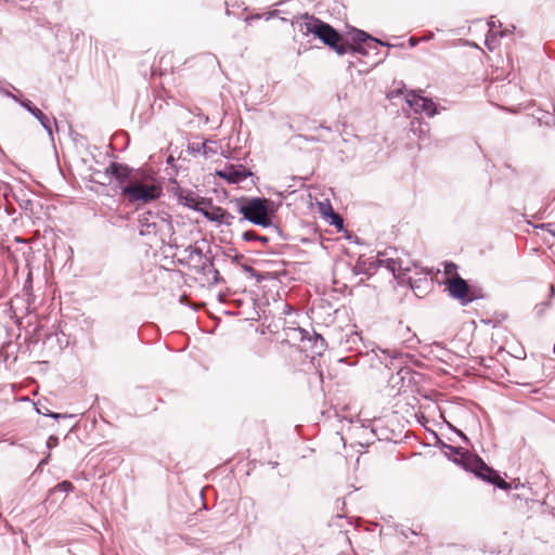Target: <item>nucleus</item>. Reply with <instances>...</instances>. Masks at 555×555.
<instances>
[{
	"label": "nucleus",
	"instance_id": "nucleus-1",
	"mask_svg": "<svg viewBox=\"0 0 555 555\" xmlns=\"http://www.w3.org/2000/svg\"><path fill=\"white\" fill-rule=\"evenodd\" d=\"M301 20L302 21L299 23V31L307 36L313 35L325 46L334 50L338 55H344L347 53H350L353 56L356 54L365 55L366 52L364 48L350 47V43L344 40L339 33L330 24L314 16H309L308 14L304 15Z\"/></svg>",
	"mask_w": 555,
	"mask_h": 555
},
{
	"label": "nucleus",
	"instance_id": "nucleus-2",
	"mask_svg": "<svg viewBox=\"0 0 555 555\" xmlns=\"http://www.w3.org/2000/svg\"><path fill=\"white\" fill-rule=\"evenodd\" d=\"M236 207L237 211L242 214L240 222L249 221L255 225L262 227L282 236L281 228L272 222L276 212V206L270 198L250 197L244 201H237Z\"/></svg>",
	"mask_w": 555,
	"mask_h": 555
},
{
	"label": "nucleus",
	"instance_id": "nucleus-3",
	"mask_svg": "<svg viewBox=\"0 0 555 555\" xmlns=\"http://www.w3.org/2000/svg\"><path fill=\"white\" fill-rule=\"evenodd\" d=\"M162 184L151 176H135L126 185H120V194L130 203H151L160 197Z\"/></svg>",
	"mask_w": 555,
	"mask_h": 555
},
{
	"label": "nucleus",
	"instance_id": "nucleus-4",
	"mask_svg": "<svg viewBox=\"0 0 555 555\" xmlns=\"http://www.w3.org/2000/svg\"><path fill=\"white\" fill-rule=\"evenodd\" d=\"M464 465V469L466 472L473 473L477 478L493 485L502 490H518L524 489L525 483L520 482L519 479H514L511 482L502 479L500 474L494 470L492 467L488 466L486 462L480 456H468L461 460Z\"/></svg>",
	"mask_w": 555,
	"mask_h": 555
},
{
	"label": "nucleus",
	"instance_id": "nucleus-5",
	"mask_svg": "<svg viewBox=\"0 0 555 555\" xmlns=\"http://www.w3.org/2000/svg\"><path fill=\"white\" fill-rule=\"evenodd\" d=\"M172 232V224L168 217H160L152 211L139 216V234L150 240L159 237L165 242V236Z\"/></svg>",
	"mask_w": 555,
	"mask_h": 555
},
{
	"label": "nucleus",
	"instance_id": "nucleus-6",
	"mask_svg": "<svg viewBox=\"0 0 555 555\" xmlns=\"http://www.w3.org/2000/svg\"><path fill=\"white\" fill-rule=\"evenodd\" d=\"M444 286L448 295L456 299L462 306H467L472 302V298H468L469 284L460 274L449 278L444 282Z\"/></svg>",
	"mask_w": 555,
	"mask_h": 555
},
{
	"label": "nucleus",
	"instance_id": "nucleus-7",
	"mask_svg": "<svg viewBox=\"0 0 555 555\" xmlns=\"http://www.w3.org/2000/svg\"><path fill=\"white\" fill-rule=\"evenodd\" d=\"M216 176L229 184H238L254 173L242 164H225L223 168L216 170Z\"/></svg>",
	"mask_w": 555,
	"mask_h": 555
},
{
	"label": "nucleus",
	"instance_id": "nucleus-8",
	"mask_svg": "<svg viewBox=\"0 0 555 555\" xmlns=\"http://www.w3.org/2000/svg\"><path fill=\"white\" fill-rule=\"evenodd\" d=\"M103 177L111 181L115 179L118 182V186L130 183L137 175L133 173V169L126 164L112 162L103 171Z\"/></svg>",
	"mask_w": 555,
	"mask_h": 555
},
{
	"label": "nucleus",
	"instance_id": "nucleus-9",
	"mask_svg": "<svg viewBox=\"0 0 555 555\" xmlns=\"http://www.w3.org/2000/svg\"><path fill=\"white\" fill-rule=\"evenodd\" d=\"M406 103L415 113H425L428 117H434L437 114L436 103L431 99L417 94L415 91H411L406 95Z\"/></svg>",
	"mask_w": 555,
	"mask_h": 555
},
{
	"label": "nucleus",
	"instance_id": "nucleus-10",
	"mask_svg": "<svg viewBox=\"0 0 555 555\" xmlns=\"http://www.w3.org/2000/svg\"><path fill=\"white\" fill-rule=\"evenodd\" d=\"M350 39H351V41L353 43V44H350V47H352V48L362 47V48H364L366 53H367V50H366L365 46H367L370 48L367 42H373L375 44H380V46H384V47H390L389 43L384 42V41H382V40H379V39L369 35L364 30L357 29V28H354L350 33Z\"/></svg>",
	"mask_w": 555,
	"mask_h": 555
},
{
	"label": "nucleus",
	"instance_id": "nucleus-11",
	"mask_svg": "<svg viewBox=\"0 0 555 555\" xmlns=\"http://www.w3.org/2000/svg\"><path fill=\"white\" fill-rule=\"evenodd\" d=\"M396 253L397 250L395 248L389 247L384 251H378L376 255V259L380 262V267H385L392 274L402 268L401 260L395 258Z\"/></svg>",
	"mask_w": 555,
	"mask_h": 555
},
{
	"label": "nucleus",
	"instance_id": "nucleus-12",
	"mask_svg": "<svg viewBox=\"0 0 555 555\" xmlns=\"http://www.w3.org/2000/svg\"><path fill=\"white\" fill-rule=\"evenodd\" d=\"M202 215L209 221L218 224L231 225L234 220V216L228 212L222 207L211 206V209H204Z\"/></svg>",
	"mask_w": 555,
	"mask_h": 555
},
{
	"label": "nucleus",
	"instance_id": "nucleus-13",
	"mask_svg": "<svg viewBox=\"0 0 555 555\" xmlns=\"http://www.w3.org/2000/svg\"><path fill=\"white\" fill-rule=\"evenodd\" d=\"M242 238L245 242H259L262 245H267L271 241H285L286 236L282 232V236L276 235L274 232L269 230L268 234L261 235L254 230H246L242 233Z\"/></svg>",
	"mask_w": 555,
	"mask_h": 555
},
{
	"label": "nucleus",
	"instance_id": "nucleus-14",
	"mask_svg": "<svg viewBox=\"0 0 555 555\" xmlns=\"http://www.w3.org/2000/svg\"><path fill=\"white\" fill-rule=\"evenodd\" d=\"M209 143H210L209 141L202 142V143H199V142L189 143L188 151L194 156L201 154L204 157L209 158L217 154V149L209 145Z\"/></svg>",
	"mask_w": 555,
	"mask_h": 555
},
{
	"label": "nucleus",
	"instance_id": "nucleus-15",
	"mask_svg": "<svg viewBox=\"0 0 555 555\" xmlns=\"http://www.w3.org/2000/svg\"><path fill=\"white\" fill-rule=\"evenodd\" d=\"M441 447L442 449H447L451 452V454L454 455V457H452V462L457 464L459 466H461L463 469H464V465L462 464L463 462L461 461L462 459H465V457H468V456H478L477 454H472L469 453L468 451H463V449L461 447H453V446H450V444H447L444 442L441 443Z\"/></svg>",
	"mask_w": 555,
	"mask_h": 555
},
{
	"label": "nucleus",
	"instance_id": "nucleus-16",
	"mask_svg": "<svg viewBox=\"0 0 555 555\" xmlns=\"http://www.w3.org/2000/svg\"><path fill=\"white\" fill-rule=\"evenodd\" d=\"M42 126V128L48 132L50 137L53 134L52 125H56L55 118L50 119L47 115H44L38 107L34 109L31 114Z\"/></svg>",
	"mask_w": 555,
	"mask_h": 555
},
{
	"label": "nucleus",
	"instance_id": "nucleus-17",
	"mask_svg": "<svg viewBox=\"0 0 555 555\" xmlns=\"http://www.w3.org/2000/svg\"><path fill=\"white\" fill-rule=\"evenodd\" d=\"M327 208H328V214L324 212V215L327 217L328 223L331 225L335 227L338 231L343 230L344 229V220L340 217V215L335 212L331 205H327Z\"/></svg>",
	"mask_w": 555,
	"mask_h": 555
},
{
	"label": "nucleus",
	"instance_id": "nucleus-18",
	"mask_svg": "<svg viewBox=\"0 0 555 555\" xmlns=\"http://www.w3.org/2000/svg\"><path fill=\"white\" fill-rule=\"evenodd\" d=\"M201 271L203 274H215L219 275V271L214 266V258L205 257L201 264Z\"/></svg>",
	"mask_w": 555,
	"mask_h": 555
},
{
	"label": "nucleus",
	"instance_id": "nucleus-19",
	"mask_svg": "<svg viewBox=\"0 0 555 555\" xmlns=\"http://www.w3.org/2000/svg\"><path fill=\"white\" fill-rule=\"evenodd\" d=\"M366 275H372L378 268H380V262L376 259V256H371L369 258H364Z\"/></svg>",
	"mask_w": 555,
	"mask_h": 555
},
{
	"label": "nucleus",
	"instance_id": "nucleus-20",
	"mask_svg": "<svg viewBox=\"0 0 555 555\" xmlns=\"http://www.w3.org/2000/svg\"><path fill=\"white\" fill-rule=\"evenodd\" d=\"M326 343L325 339L322 337V335L318 333H313V344L312 348L314 349V352L318 354H321V352L325 349Z\"/></svg>",
	"mask_w": 555,
	"mask_h": 555
},
{
	"label": "nucleus",
	"instance_id": "nucleus-21",
	"mask_svg": "<svg viewBox=\"0 0 555 555\" xmlns=\"http://www.w3.org/2000/svg\"><path fill=\"white\" fill-rule=\"evenodd\" d=\"M180 201L189 208L195 210V211H199V212H203L204 209L202 207H199V205L196 203V201L194 199L193 195L192 194H189L184 197L180 196Z\"/></svg>",
	"mask_w": 555,
	"mask_h": 555
},
{
	"label": "nucleus",
	"instance_id": "nucleus-22",
	"mask_svg": "<svg viewBox=\"0 0 555 555\" xmlns=\"http://www.w3.org/2000/svg\"><path fill=\"white\" fill-rule=\"evenodd\" d=\"M184 253L188 254V258L190 260H193L194 257H198L199 260L204 259L205 257H207L203 250L199 248V247H196V246H192V245H189L185 249H184Z\"/></svg>",
	"mask_w": 555,
	"mask_h": 555
},
{
	"label": "nucleus",
	"instance_id": "nucleus-23",
	"mask_svg": "<svg viewBox=\"0 0 555 555\" xmlns=\"http://www.w3.org/2000/svg\"><path fill=\"white\" fill-rule=\"evenodd\" d=\"M352 272L356 275L366 274L365 261H364V258L362 256L359 257L358 261L356 262V264H354V267L352 269Z\"/></svg>",
	"mask_w": 555,
	"mask_h": 555
},
{
	"label": "nucleus",
	"instance_id": "nucleus-24",
	"mask_svg": "<svg viewBox=\"0 0 555 555\" xmlns=\"http://www.w3.org/2000/svg\"><path fill=\"white\" fill-rule=\"evenodd\" d=\"M483 297L485 295L481 288L469 285L468 298H472V302L476 299H482Z\"/></svg>",
	"mask_w": 555,
	"mask_h": 555
},
{
	"label": "nucleus",
	"instance_id": "nucleus-25",
	"mask_svg": "<svg viewBox=\"0 0 555 555\" xmlns=\"http://www.w3.org/2000/svg\"><path fill=\"white\" fill-rule=\"evenodd\" d=\"M54 490L62 492H70L74 490V485L68 480H63L55 486Z\"/></svg>",
	"mask_w": 555,
	"mask_h": 555
},
{
	"label": "nucleus",
	"instance_id": "nucleus-26",
	"mask_svg": "<svg viewBox=\"0 0 555 555\" xmlns=\"http://www.w3.org/2000/svg\"><path fill=\"white\" fill-rule=\"evenodd\" d=\"M36 411L39 414H42L44 416H50V417L55 418V420L62 417L61 414L51 412L47 406H38V405H36Z\"/></svg>",
	"mask_w": 555,
	"mask_h": 555
},
{
	"label": "nucleus",
	"instance_id": "nucleus-27",
	"mask_svg": "<svg viewBox=\"0 0 555 555\" xmlns=\"http://www.w3.org/2000/svg\"><path fill=\"white\" fill-rule=\"evenodd\" d=\"M456 270H457V267L453 262H448L444 264V273L447 275H450V278L454 276L455 274H459Z\"/></svg>",
	"mask_w": 555,
	"mask_h": 555
},
{
	"label": "nucleus",
	"instance_id": "nucleus-28",
	"mask_svg": "<svg viewBox=\"0 0 555 555\" xmlns=\"http://www.w3.org/2000/svg\"><path fill=\"white\" fill-rule=\"evenodd\" d=\"M448 427L450 428V430H452L453 433H455L464 443H469V439L468 437L460 429H457L456 427H454L452 424L448 423Z\"/></svg>",
	"mask_w": 555,
	"mask_h": 555
},
{
	"label": "nucleus",
	"instance_id": "nucleus-29",
	"mask_svg": "<svg viewBox=\"0 0 555 555\" xmlns=\"http://www.w3.org/2000/svg\"><path fill=\"white\" fill-rule=\"evenodd\" d=\"M18 104L24 107L27 112H29L30 114H33L34 109L37 108V106H35L29 100H20L18 101Z\"/></svg>",
	"mask_w": 555,
	"mask_h": 555
},
{
	"label": "nucleus",
	"instance_id": "nucleus-30",
	"mask_svg": "<svg viewBox=\"0 0 555 555\" xmlns=\"http://www.w3.org/2000/svg\"><path fill=\"white\" fill-rule=\"evenodd\" d=\"M358 340H361V337L359 336V334H358L357 332H352V333L348 336V338H347V340H346V344H349V343H351V344H356Z\"/></svg>",
	"mask_w": 555,
	"mask_h": 555
},
{
	"label": "nucleus",
	"instance_id": "nucleus-31",
	"mask_svg": "<svg viewBox=\"0 0 555 555\" xmlns=\"http://www.w3.org/2000/svg\"><path fill=\"white\" fill-rule=\"evenodd\" d=\"M496 23L499 24V27L502 26L501 22L500 21H495L494 20V16H491L488 21V26H489V29L490 31H492L495 27H496Z\"/></svg>",
	"mask_w": 555,
	"mask_h": 555
},
{
	"label": "nucleus",
	"instance_id": "nucleus-32",
	"mask_svg": "<svg viewBox=\"0 0 555 555\" xmlns=\"http://www.w3.org/2000/svg\"><path fill=\"white\" fill-rule=\"evenodd\" d=\"M3 93L5 96L14 100L15 102L18 103V101L21 100L16 94L12 93L11 91H8V90H3Z\"/></svg>",
	"mask_w": 555,
	"mask_h": 555
},
{
	"label": "nucleus",
	"instance_id": "nucleus-33",
	"mask_svg": "<svg viewBox=\"0 0 555 555\" xmlns=\"http://www.w3.org/2000/svg\"><path fill=\"white\" fill-rule=\"evenodd\" d=\"M548 306H550V302H548V301H546V302H543V304L538 305V306L535 307V309L538 310V313H542V312H543V310H544L545 308H547Z\"/></svg>",
	"mask_w": 555,
	"mask_h": 555
},
{
	"label": "nucleus",
	"instance_id": "nucleus-34",
	"mask_svg": "<svg viewBox=\"0 0 555 555\" xmlns=\"http://www.w3.org/2000/svg\"><path fill=\"white\" fill-rule=\"evenodd\" d=\"M306 338H308L309 340H311V337H310V334L308 331L306 330H302L301 331V340H305Z\"/></svg>",
	"mask_w": 555,
	"mask_h": 555
},
{
	"label": "nucleus",
	"instance_id": "nucleus-35",
	"mask_svg": "<svg viewBox=\"0 0 555 555\" xmlns=\"http://www.w3.org/2000/svg\"><path fill=\"white\" fill-rule=\"evenodd\" d=\"M548 227H551L550 223H541V224L537 225L535 228L537 229L546 230Z\"/></svg>",
	"mask_w": 555,
	"mask_h": 555
},
{
	"label": "nucleus",
	"instance_id": "nucleus-36",
	"mask_svg": "<svg viewBox=\"0 0 555 555\" xmlns=\"http://www.w3.org/2000/svg\"><path fill=\"white\" fill-rule=\"evenodd\" d=\"M550 296L551 297L555 296V287L553 284L550 285Z\"/></svg>",
	"mask_w": 555,
	"mask_h": 555
},
{
	"label": "nucleus",
	"instance_id": "nucleus-37",
	"mask_svg": "<svg viewBox=\"0 0 555 555\" xmlns=\"http://www.w3.org/2000/svg\"><path fill=\"white\" fill-rule=\"evenodd\" d=\"M52 440L56 441V440H57V438H54V437H52V436H51V437H49V440H48V447H49V448H50V442H51Z\"/></svg>",
	"mask_w": 555,
	"mask_h": 555
},
{
	"label": "nucleus",
	"instance_id": "nucleus-38",
	"mask_svg": "<svg viewBox=\"0 0 555 555\" xmlns=\"http://www.w3.org/2000/svg\"><path fill=\"white\" fill-rule=\"evenodd\" d=\"M410 43H411V46L413 47V46H415V44H416V41H415L413 38H411V39H410Z\"/></svg>",
	"mask_w": 555,
	"mask_h": 555
},
{
	"label": "nucleus",
	"instance_id": "nucleus-39",
	"mask_svg": "<svg viewBox=\"0 0 555 555\" xmlns=\"http://www.w3.org/2000/svg\"><path fill=\"white\" fill-rule=\"evenodd\" d=\"M212 275H214V280H215V282L217 283V282H218V280H219V275H215V274H212Z\"/></svg>",
	"mask_w": 555,
	"mask_h": 555
},
{
	"label": "nucleus",
	"instance_id": "nucleus-40",
	"mask_svg": "<svg viewBox=\"0 0 555 555\" xmlns=\"http://www.w3.org/2000/svg\"><path fill=\"white\" fill-rule=\"evenodd\" d=\"M47 461H48V457L43 459V460L40 462V464H41V465H42V464H46V463H47Z\"/></svg>",
	"mask_w": 555,
	"mask_h": 555
},
{
	"label": "nucleus",
	"instance_id": "nucleus-41",
	"mask_svg": "<svg viewBox=\"0 0 555 555\" xmlns=\"http://www.w3.org/2000/svg\"><path fill=\"white\" fill-rule=\"evenodd\" d=\"M546 230L548 233H552L555 236V233H553L551 229L547 228Z\"/></svg>",
	"mask_w": 555,
	"mask_h": 555
},
{
	"label": "nucleus",
	"instance_id": "nucleus-42",
	"mask_svg": "<svg viewBox=\"0 0 555 555\" xmlns=\"http://www.w3.org/2000/svg\"><path fill=\"white\" fill-rule=\"evenodd\" d=\"M546 230L548 233H552L555 236V233H553L551 229L547 228Z\"/></svg>",
	"mask_w": 555,
	"mask_h": 555
},
{
	"label": "nucleus",
	"instance_id": "nucleus-43",
	"mask_svg": "<svg viewBox=\"0 0 555 555\" xmlns=\"http://www.w3.org/2000/svg\"><path fill=\"white\" fill-rule=\"evenodd\" d=\"M172 160H173V158L170 156V157L168 158V163H172Z\"/></svg>",
	"mask_w": 555,
	"mask_h": 555
},
{
	"label": "nucleus",
	"instance_id": "nucleus-44",
	"mask_svg": "<svg viewBox=\"0 0 555 555\" xmlns=\"http://www.w3.org/2000/svg\"><path fill=\"white\" fill-rule=\"evenodd\" d=\"M403 534H404V538H408V534H410V531H406V534L405 533H403Z\"/></svg>",
	"mask_w": 555,
	"mask_h": 555
},
{
	"label": "nucleus",
	"instance_id": "nucleus-45",
	"mask_svg": "<svg viewBox=\"0 0 555 555\" xmlns=\"http://www.w3.org/2000/svg\"><path fill=\"white\" fill-rule=\"evenodd\" d=\"M403 534H404V538H408V534H410V531H406V534L405 533H403Z\"/></svg>",
	"mask_w": 555,
	"mask_h": 555
}]
</instances>
